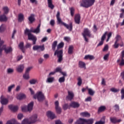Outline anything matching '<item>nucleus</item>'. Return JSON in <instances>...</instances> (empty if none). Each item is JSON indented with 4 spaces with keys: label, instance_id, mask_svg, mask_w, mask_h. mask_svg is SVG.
Here are the masks:
<instances>
[{
    "label": "nucleus",
    "instance_id": "obj_23",
    "mask_svg": "<svg viewBox=\"0 0 124 124\" xmlns=\"http://www.w3.org/2000/svg\"><path fill=\"white\" fill-rule=\"evenodd\" d=\"M48 6L51 9H54L55 6L53 4L52 0H47Z\"/></svg>",
    "mask_w": 124,
    "mask_h": 124
},
{
    "label": "nucleus",
    "instance_id": "obj_20",
    "mask_svg": "<svg viewBox=\"0 0 124 124\" xmlns=\"http://www.w3.org/2000/svg\"><path fill=\"white\" fill-rule=\"evenodd\" d=\"M33 108V102H31L28 105L27 111H28V112H31V111L32 110Z\"/></svg>",
    "mask_w": 124,
    "mask_h": 124
},
{
    "label": "nucleus",
    "instance_id": "obj_39",
    "mask_svg": "<svg viewBox=\"0 0 124 124\" xmlns=\"http://www.w3.org/2000/svg\"><path fill=\"white\" fill-rule=\"evenodd\" d=\"M114 108L115 112H119V111H120V106H119V105H115L114 106Z\"/></svg>",
    "mask_w": 124,
    "mask_h": 124
},
{
    "label": "nucleus",
    "instance_id": "obj_2",
    "mask_svg": "<svg viewBox=\"0 0 124 124\" xmlns=\"http://www.w3.org/2000/svg\"><path fill=\"white\" fill-rule=\"evenodd\" d=\"M61 13H60V11L57 12V14L56 15V17L57 19V24L58 25H62V26H63L67 29V30H68L69 31H72L73 30V24L72 22H70L69 24H67L64 22H63L62 21V19L61 18Z\"/></svg>",
    "mask_w": 124,
    "mask_h": 124
},
{
    "label": "nucleus",
    "instance_id": "obj_15",
    "mask_svg": "<svg viewBox=\"0 0 124 124\" xmlns=\"http://www.w3.org/2000/svg\"><path fill=\"white\" fill-rule=\"evenodd\" d=\"M46 115L48 118L51 119V120H54L56 118V115L54 114L53 112H52L50 111H48L46 112Z\"/></svg>",
    "mask_w": 124,
    "mask_h": 124
},
{
    "label": "nucleus",
    "instance_id": "obj_48",
    "mask_svg": "<svg viewBox=\"0 0 124 124\" xmlns=\"http://www.w3.org/2000/svg\"><path fill=\"white\" fill-rule=\"evenodd\" d=\"M7 72L8 74H10L11 73H13L14 72V70L13 69H11L10 68L7 69Z\"/></svg>",
    "mask_w": 124,
    "mask_h": 124
},
{
    "label": "nucleus",
    "instance_id": "obj_17",
    "mask_svg": "<svg viewBox=\"0 0 124 124\" xmlns=\"http://www.w3.org/2000/svg\"><path fill=\"white\" fill-rule=\"evenodd\" d=\"M4 43V41H1V39L0 38V58H1L2 56V51H3L2 45Z\"/></svg>",
    "mask_w": 124,
    "mask_h": 124
},
{
    "label": "nucleus",
    "instance_id": "obj_49",
    "mask_svg": "<svg viewBox=\"0 0 124 124\" xmlns=\"http://www.w3.org/2000/svg\"><path fill=\"white\" fill-rule=\"evenodd\" d=\"M121 99H124V89L122 88L121 91Z\"/></svg>",
    "mask_w": 124,
    "mask_h": 124
},
{
    "label": "nucleus",
    "instance_id": "obj_24",
    "mask_svg": "<svg viewBox=\"0 0 124 124\" xmlns=\"http://www.w3.org/2000/svg\"><path fill=\"white\" fill-rule=\"evenodd\" d=\"M24 42H21L18 45L19 49L21 50L22 53H25V47H24Z\"/></svg>",
    "mask_w": 124,
    "mask_h": 124
},
{
    "label": "nucleus",
    "instance_id": "obj_21",
    "mask_svg": "<svg viewBox=\"0 0 124 124\" xmlns=\"http://www.w3.org/2000/svg\"><path fill=\"white\" fill-rule=\"evenodd\" d=\"M24 67V65H19L16 67V71L21 73V72H23Z\"/></svg>",
    "mask_w": 124,
    "mask_h": 124
},
{
    "label": "nucleus",
    "instance_id": "obj_5",
    "mask_svg": "<svg viewBox=\"0 0 124 124\" xmlns=\"http://www.w3.org/2000/svg\"><path fill=\"white\" fill-rule=\"evenodd\" d=\"M33 98L35 99L37 98L39 102H42L45 99V96H44V94H43L42 92H39L34 95Z\"/></svg>",
    "mask_w": 124,
    "mask_h": 124
},
{
    "label": "nucleus",
    "instance_id": "obj_51",
    "mask_svg": "<svg viewBox=\"0 0 124 124\" xmlns=\"http://www.w3.org/2000/svg\"><path fill=\"white\" fill-rule=\"evenodd\" d=\"M23 117H24V115H23V114L20 113V114H18V115H17V119L18 120H22V119H23Z\"/></svg>",
    "mask_w": 124,
    "mask_h": 124
},
{
    "label": "nucleus",
    "instance_id": "obj_22",
    "mask_svg": "<svg viewBox=\"0 0 124 124\" xmlns=\"http://www.w3.org/2000/svg\"><path fill=\"white\" fill-rule=\"evenodd\" d=\"M78 67L80 68H84V69H86V63L82 61H79L78 62Z\"/></svg>",
    "mask_w": 124,
    "mask_h": 124
},
{
    "label": "nucleus",
    "instance_id": "obj_63",
    "mask_svg": "<svg viewBox=\"0 0 124 124\" xmlns=\"http://www.w3.org/2000/svg\"><path fill=\"white\" fill-rule=\"evenodd\" d=\"M85 101H92V97L89 96L85 99Z\"/></svg>",
    "mask_w": 124,
    "mask_h": 124
},
{
    "label": "nucleus",
    "instance_id": "obj_11",
    "mask_svg": "<svg viewBox=\"0 0 124 124\" xmlns=\"http://www.w3.org/2000/svg\"><path fill=\"white\" fill-rule=\"evenodd\" d=\"M110 121L112 123V124H119V123H121L122 122V119H117V118L115 117H110Z\"/></svg>",
    "mask_w": 124,
    "mask_h": 124
},
{
    "label": "nucleus",
    "instance_id": "obj_41",
    "mask_svg": "<svg viewBox=\"0 0 124 124\" xmlns=\"http://www.w3.org/2000/svg\"><path fill=\"white\" fill-rule=\"evenodd\" d=\"M88 93L90 94V95H93L94 94V92L93 91V89L88 88Z\"/></svg>",
    "mask_w": 124,
    "mask_h": 124
},
{
    "label": "nucleus",
    "instance_id": "obj_8",
    "mask_svg": "<svg viewBox=\"0 0 124 124\" xmlns=\"http://www.w3.org/2000/svg\"><path fill=\"white\" fill-rule=\"evenodd\" d=\"M0 102L2 105V106H3V105H7V104H8V99L4 97L2 95L0 97Z\"/></svg>",
    "mask_w": 124,
    "mask_h": 124
},
{
    "label": "nucleus",
    "instance_id": "obj_32",
    "mask_svg": "<svg viewBox=\"0 0 124 124\" xmlns=\"http://www.w3.org/2000/svg\"><path fill=\"white\" fill-rule=\"evenodd\" d=\"M3 10L4 11V14H7L8 12H9V8H8V7L7 6L3 7Z\"/></svg>",
    "mask_w": 124,
    "mask_h": 124
},
{
    "label": "nucleus",
    "instance_id": "obj_47",
    "mask_svg": "<svg viewBox=\"0 0 124 124\" xmlns=\"http://www.w3.org/2000/svg\"><path fill=\"white\" fill-rule=\"evenodd\" d=\"M78 85L79 86H81V85H82V78H81V77H78Z\"/></svg>",
    "mask_w": 124,
    "mask_h": 124
},
{
    "label": "nucleus",
    "instance_id": "obj_29",
    "mask_svg": "<svg viewBox=\"0 0 124 124\" xmlns=\"http://www.w3.org/2000/svg\"><path fill=\"white\" fill-rule=\"evenodd\" d=\"M24 98H26V95L24 93L20 94L17 97V99H19V100L24 99Z\"/></svg>",
    "mask_w": 124,
    "mask_h": 124
},
{
    "label": "nucleus",
    "instance_id": "obj_45",
    "mask_svg": "<svg viewBox=\"0 0 124 124\" xmlns=\"http://www.w3.org/2000/svg\"><path fill=\"white\" fill-rule=\"evenodd\" d=\"M13 88H15V84H13V85L9 86L8 87V92L9 93H10V92H11V91L12 90V89H13Z\"/></svg>",
    "mask_w": 124,
    "mask_h": 124
},
{
    "label": "nucleus",
    "instance_id": "obj_27",
    "mask_svg": "<svg viewBox=\"0 0 124 124\" xmlns=\"http://www.w3.org/2000/svg\"><path fill=\"white\" fill-rule=\"evenodd\" d=\"M73 50H74V46H70L68 49V53L69 55L73 54Z\"/></svg>",
    "mask_w": 124,
    "mask_h": 124
},
{
    "label": "nucleus",
    "instance_id": "obj_9",
    "mask_svg": "<svg viewBox=\"0 0 124 124\" xmlns=\"http://www.w3.org/2000/svg\"><path fill=\"white\" fill-rule=\"evenodd\" d=\"M74 98V93L72 91H68V95L66 97V100L71 101Z\"/></svg>",
    "mask_w": 124,
    "mask_h": 124
},
{
    "label": "nucleus",
    "instance_id": "obj_52",
    "mask_svg": "<svg viewBox=\"0 0 124 124\" xmlns=\"http://www.w3.org/2000/svg\"><path fill=\"white\" fill-rule=\"evenodd\" d=\"M62 108L63 110H67L68 108V104H65L63 105Z\"/></svg>",
    "mask_w": 124,
    "mask_h": 124
},
{
    "label": "nucleus",
    "instance_id": "obj_53",
    "mask_svg": "<svg viewBox=\"0 0 124 124\" xmlns=\"http://www.w3.org/2000/svg\"><path fill=\"white\" fill-rule=\"evenodd\" d=\"M22 112H27L28 110V107L27 106H24L21 108Z\"/></svg>",
    "mask_w": 124,
    "mask_h": 124
},
{
    "label": "nucleus",
    "instance_id": "obj_60",
    "mask_svg": "<svg viewBox=\"0 0 124 124\" xmlns=\"http://www.w3.org/2000/svg\"><path fill=\"white\" fill-rule=\"evenodd\" d=\"M64 40L67 41V42H69V41H70V38L68 37H64Z\"/></svg>",
    "mask_w": 124,
    "mask_h": 124
},
{
    "label": "nucleus",
    "instance_id": "obj_57",
    "mask_svg": "<svg viewBox=\"0 0 124 124\" xmlns=\"http://www.w3.org/2000/svg\"><path fill=\"white\" fill-rule=\"evenodd\" d=\"M31 44L30 43H26L25 48H31Z\"/></svg>",
    "mask_w": 124,
    "mask_h": 124
},
{
    "label": "nucleus",
    "instance_id": "obj_50",
    "mask_svg": "<svg viewBox=\"0 0 124 124\" xmlns=\"http://www.w3.org/2000/svg\"><path fill=\"white\" fill-rule=\"evenodd\" d=\"M55 73H57V72H60V73H61L62 72V68L58 67L55 69Z\"/></svg>",
    "mask_w": 124,
    "mask_h": 124
},
{
    "label": "nucleus",
    "instance_id": "obj_19",
    "mask_svg": "<svg viewBox=\"0 0 124 124\" xmlns=\"http://www.w3.org/2000/svg\"><path fill=\"white\" fill-rule=\"evenodd\" d=\"M9 109L11 110V111H13V112H16V111L18 110V107L17 106H15L12 105H10L8 106Z\"/></svg>",
    "mask_w": 124,
    "mask_h": 124
},
{
    "label": "nucleus",
    "instance_id": "obj_64",
    "mask_svg": "<svg viewBox=\"0 0 124 124\" xmlns=\"http://www.w3.org/2000/svg\"><path fill=\"white\" fill-rule=\"evenodd\" d=\"M107 50H108V45H106V46H105L103 49V51L104 52H105V51H107Z\"/></svg>",
    "mask_w": 124,
    "mask_h": 124
},
{
    "label": "nucleus",
    "instance_id": "obj_44",
    "mask_svg": "<svg viewBox=\"0 0 124 124\" xmlns=\"http://www.w3.org/2000/svg\"><path fill=\"white\" fill-rule=\"evenodd\" d=\"M110 92H112V93H118V92H120L119 89H117V88H112L110 89Z\"/></svg>",
    "mask_w": 124,
    "mask_h": 124
},
{
    "label": "nucleus",
    "instance_id": "obj_28",
    "mask_svg": "<svg viewBox=\"0 0 124 124\" xmlns=\"http://www.w3.org/2000/svg\"><path fill=\"white\" fill-rule=\"evenodd\" d=\"M84 59L90 60V61H92V60L94 59V57L93 55H85V56L84 58Z\"/></svg>",
    "mask_w": 124,
    "mask_h": 124
},
{
    "label": "nucleus",
    "instance_id": "obj_12",
    "mask_svg": "<svg viewBox=\"0 0 124 124\" xmlns=\"http://www.w3.org/2000/svg\"><path fill=\"white\" fill-rule=\"evenodd\" d=\"M59 101H56L55 102V109L57 114H61L62 113V108L59 106Z\"/></svg>",
    "mask_w": 124,
    "mask_h": 124
},
{
    "label": "nucleus",
    "instance_id": "obj_30",
    "mask_svg": "<svg viewBox=\"0 0 124 124\" xmlns=\"http://www.w3.org/2000/svg\"><path fill=\"white\" fill-rule=\"evenodd\" d=\"M58 44V41H55L52 45V49L53 50V51H55L56 50V47H57V45Z\"/></svg>",
    "mask_w": 124,
    "mask_h": 124
},
{
    "label": "nucleus",
    "instance_id": "obj_37",
    "mask_svg": "<svg viewBox=\"0 0 124 124\" xmlns=\"http://www.w3.org/2000/svg\"><path fill=\"white\" fill-rule=\"evenodd\" d=\"M29 20L30 21V23H32L34 22V17H33V15H31L29 17Z\"/></svg>",
    "mask_w": 124,
    "mask_h": 124
},
{
    "label": "nucleus",
    "instance_id": "obj_61",
    "mask_svg": "<svg viewBox=\"0 0 124 124\" xmlns=\"http://www.w3.org/2000/svg\"><path fill=\"white\" fill-rule=\"evenodd\" d=\"M16 32H17V31H16V29H14L13 32L12 38H14V36L15 35V34H16Z\"/></svg>",
    "mask_w": 124,
    "mask_h": 124
},
{
    "label": "nucleus",
    "instance_id": "obj_3",
    "mask_svg": "<svg viewBox=\"0 0 124 124\" xmlns=\"http://www.w3.org/2000/svg\"><path fill=\"white\" fill-rule=\"evenodd\" d=\"M95 2V0H81L79 2L80 7H84V8H89L93 6Z\"/></svg>",
    "mask_w": 124,
    "mask_h": 124
},
{
    "label": "nucleus",
    "instance_id": "obj_55",
    "mask_svg": "<svg viewBox=\"0 0 124 124\" xmlns=\"http://www.w3.org/2000/svg\"><path fill=\"white\" fill-rule=\"evenodd\" d=\"M38 62L40 64H42V62H44V59H43V58H40L38 60Z\"/></svg>",
    "mask_w": 124,
    "mask_h": 124
},
{
    "label": "nucleus",
    "instance_id": "obj_7",
    "mask_svg": "<svg viewBox=\"0 0 124 124\" xmlns=\"http://www.w3.org/2000/svg\"><path fill=\"white\" fill-rule=\"evenodd\" d=\"M107 33H108V32L106 31L104 33V34H103L101 38V41L97 45V47H99V46H102V45H103V44L104 43V40H105V38H106V35H107Z\"/></svg>",
    "mask_w": 124,
    "mask_h": 124
},
{
    "label": "nucleus",
    "instance_id": "obj_43",
    "mask_svg": "<svg viewBox=\"0 0 124 124\" xmlns=\"http://www.w3.org/2000/svg\"><path fill=\"white\" fill-rule=\"evenodd\" d=\"M65 81V77H62L59 79V83H64Z\"/></svg>",
    "mask_w": 124,
    "mask_h": 124
},
{
    "label": "nucleus",
    "instance_id": "obj_35",
    "mask_svg": "<svg viewBox=\"0 0 124 124\" xmlns=\"http://www.w3.org/2000/svg\"><path fill=\"white\" fill-rule=\"evenodd\" d=\"M63 46H64V43L63 42H61L57 46V49H61L62 48H63Z\"/></svg>",
    "mask_w": 124,
    "mask_h": 124
},
{
    "label": "nucleus",
    "instance_id": "obj_36",
    "mask_svg": "<svg viewBox=\"0 0 124 124\" xmlns=\"http://www.w3.org/2000/svg\"><path fill=\"white\" fill-rule=\"evenodd\" d=\"M70 11L71 13V16L73 17L74 16V12H75V9L73 7L70 8Z\"/></svg>",
    "mask_w": 124,
    "mask_h": 124
},
{
    "label": "nucleus",
    "instance_id": "obj_46",
    "mask_svg": "<svg viewBox=\"0 0 124 124\" xmlns=\"http://www.w3.org/2000/svg\"><path fill=\"white\" fill-rule=\"evenodd\" d=\"M118 42L115 41L114 42V44L113 46L115 48V49H118L119 48V46H120V44L118 43Z\"/></svg>",
    "mask_w": 124,
    "mask_h": 124
},
{
    "label": "nucleus",
    "instance_id": "obj_16",
    "mask_svg": "<svg viewBox=\"0 0 124 124\" xmlns=\"http://www.w3.org/2000/svg\"><path fill=\"white\" fill-rule=\"evenodd\" d=\"M124 50L122 51L121 52V61L120 63H119L120 66H124Z\"/></svg>",
    "mask_w": 124,
    "mask_h": 124
},
{
    "label": "nucleus",
    "instance_id": "obj_58",
    "mask_svg": "<svg viewBox=\"0 0 124 124\" xmlns=\"http://www.w3.org/2000/svg\"><path fill=\"white\" fill-rule=\"evenodd\" d=\"M120 77L121 79L123 80V81H124V71L121 72L120 74Z\"/></svg>",
    "mask_w": 124,
    "mask_h": 124
},
{
    "label": "nucleus",
    "instance_id": "obj_62",
    "mask_svg": "<svg viewBox=\"0 0 124 124\" xmlns=\"http://www.w3.org/2000/svg\"><path fill=\"white\" fill-rule=\"evenodd\" d=\"M50 24L51 26H55V20L54 19H52L50 21Z\"/></svg>",
    "mask_w": 124,
    "mask_h": 124
},
{
    "label": "nucleus",
    "instance_id": "obj_26",
    "mask_svg": "<svg viewBox=\"0 0 124 124\" xmlns=\"http://www.w3.org/2000/svg\"><path fill=\"white\" fill-rule=\"evenodd\" d=\"M80 116H81V117L90 118L91 117V114L88 112H83L80 113Z\"/></svg>",
    "mask_w": 124,
    "mask_h": 124
},
{
    "label": "nucleus",
    "instance_id": "obj_40",
    "mask_svg": "<svg viewBox=\"0 0 124 124\" xmlns=\"http://www.w3.org/2000/svg\"><path fill=\"white\" fill-rule=\"evenodd\" d=\"M36 82H37V79H32L29 81V83L31 85H34L36 83Z\"/></svg>",
    "mask_w": 124,
    "mask_h": 124
},
{
    "label": "nucleus",
    "instance_id": "obj_18",
    "mask_svg": "<svg viewBox=\"0 0 124 124\" xmlns=\"http://www.w3.org/2000/svg\"><path fill=\"white\" fill-rule=\"evenodd\" d=\"M70 106L73 107V108H78L80 107V104L76 102H72L70 104Z\"/></svg>",
    "mask_w": 124,
    "mask_h": 124
},
{
    "label": "nucleus",
    "instance_id": "obj_33",
    "mask_svg": "<svg viewBox=\"0 0 124 124\" xmlns=\"http://www.w3.org/2000/svg\"><path fill=\"white\" fill-rule=\"evenodd\" d=\"M23 77L25 80H28L30 79V75L29 73H25V74L23 75Z\"/></svg>",
    "mask_w": 124,
    "mask_h": 124
},
{
    "label": "nucleus",
    "instance_id": "obj_34",
    "mask_svg": "<svg viewBox=\"0 0 124 124\" xmlns=\"http://www.w3.org/2000/svg\"><path fill=\"white\" fill-rule=\"evenodd\" d=\"M54 80H55V78L54 77H49L47 79V82H48V83H53V82H54Z\"/></svg>",
    "mask_w": 124,
    "mask_h": 124
},
{
    "label": "nucleus",
    "instance_id": "obj_54",
    "mask_svg": "<svg viewBox=\"0 0 124 124\" xmlns=\"http://www.w3.org/2000/svg\"><path fill=\"white\" fill-rule=\"evenodd\" d=\"M4 25L3 24H2L1 26L0 27V32H2V31H4Z\"/></svg>",
    "mask_w": 124,
    "mask_h": 124
},
{
    "label": "nucleus",
    "instance_id": "obj_13",
    "mask_svg": "<svg viewBox=\"0 0 124 124\" xmlns=\"http://www.w3.org/2000/svg\"><path fill=\"white\" fill-rule=\"evenodd\" d=\"M2 46H3V49L4 50L5 53H6V54H9V53H11V52L13 51V49L11 47H9L6 48V46L3 45V44L2 45Z\"/></svg>",
    "mask_w": 124,
    "mask_h": 124
},
{
    "label": "nucleus",
    "instance_id": "obj_14",
    "mask_svg": "<svg viewBox=\"0 0 124 124\" xmlns=\"http://www.w3.org/2000/svg\"><path fill=\"white\" fill-rule=\"evenodd\" d=\"M74 20H75V22L78 25H79L80 24V21L81 20V16L80 15V14H76L75 16Z\"/></svg>",
    "mask_w": 124,
    "mask_h": 124
},
{
    "label": "nucleus",
    "instance_id": "obj_4",
    "mask_svg": "<svg viewBox=\"0 0 124 124\" xmlns=\"http://www.w3.org/2000/svg\"><path fill=\"white\" fill-rule=\"evenodd\" d=\"M82 36L83 38H84L85 41L88 42L89 39L87 38V36H88V37H91L92 36V34L91 33V31L88 28H84L83 32L82 33Z\"/></svg>",
    "mask_w": 124,
    "mask_h": 124
},
{
    "label": "nucleus",
    "instance_id": "obj_42",
    "mask_svg": "<svg viewBox=\"0 0 124 124\" xmlns=\"http://www.w3.org/2000/svg\"><path fill=\"white\" fill-rule=\"evenodd\" d=\"M121 39H122V37L121 36V35L119 34L116 35L115 37V41L119 42V41H120Z\"/></svg>",
    "mask_w": 124,
    "mask_h": 124
},
{
    "label": "nucleus",
    "instance_id": "obj_56",
    "mask_svg": "<svg viewBox=\"0 0 124 124\" xmlns=\"http://www.w3.org/2000/svg\"><path fill=\"white\" fill-rule=\"evenodd\" d=\"M95 124H105V121L100 120L95 123Z\"/></svg>",
    "mask_w": 124,
    "mask_h": 124
},
{
    "label": "nucleus",
    "instance_id": "obj_6",
    "mask_svg": "<svg viewBox=\"0 0 124 124\" xmlns=\"http://www.w3.org/2000/svg\"><path fill=\"white\" fill-rule=\"evenodd\" d=\"M62 50H56L54 53V56L57 55L58 58V62H62Z\"/></svg>",
    "mask_w": 124,
    "mask_h": 124
},
{
    "label": "nucleus",
    "instance_id": "obj_1",
    "mask_svg": "<svg viewBox=\"0 0 124 124\" xmlns=\"http://www.w3.org/2000/svg\"><path fill=\"white\" fill-rule=\"evenodd\" d=\"M40 26L41 24H40L35 29L31 28L30 30L29 29L26 28L24 31V34L28 35L29 40H32L33 45L36 44L37 39L35 36L32 35L31 32H33V33H39V32H40Z\"/></svg>",
    "mask_w": 124,
    "mask_h": 124
},
{
    "label": "nucleus",
    "instance_id": "obj_10",
    "mask_svg": "<svg viewBox=\"0 0 124 124\" xmlns=\"http://www.w3.org/2000/svg\"><path fill=\"white\" fill-rule=\"evenodd\" d=\"M33 50L34 51H37L39 50V51H44L45 50V47H44V45L43 46H33Z\"/></svg>",
    "mask_w": 124,
    "mask_h": 124
},
{
    "label": "nucleus",
    "instance_id": "obj_38",
    "mask_svg": "<svg viewBox=\"0 0 124 124\" xmlns=\"http://www.w3.org/2000/svg\"><path fill=\"white\" fill-rule=\"evenodd\" d=\"M105 109H106V108L105 106H101L99 108L98 112H103V111H105Z\"/></svg>",
    "mask_w": 124,
    "mask_h": 124
},
{
    "label": "nucleus",
    "instance_id": "obj_31",
    "mask_svg": "<svg viewBox=\"0 0 124 124\" xmlns=\"http://www.w3.org/2000/svg\"><path fill=\"white\" fill-rule=\"evenodd\" d=\"M24 21V15L20 14L18 15V22Z\"/></svg>",
    "mask_w": 124,
    "mask_h": 124
},
{
    "label": "nucleus",
    "instance_id": "obj_25",
    "mask_svg": "<svg viewBox=\"0 0 124 124\" xmlns=\"http://www.w3.org/2000/svg\"><path fill=\"white\" fill-rule=\"evenodd\" d=\"M7 21V17L5 15L0 16V22H6Z\"/></svg>",
    "mask_w": 124,
    "mask_h": 124
},
{
    "label": "nucleus",
    "instance_id": "obj_59",
    "mask_svg": "<svg viewBox=\"0 0 124 124\" xmlns=\"http://www.w3.org/2000/svg\"><path fill=\"white\" fill-rule=\"evenodd\" d=\"M109 53H108L107 54H106L104 57V60L105 61H107V60L108 59V58H109Z\"/></svg>",
    "mask_w": 124,
    "mask_h": 124
}]
</instances>
